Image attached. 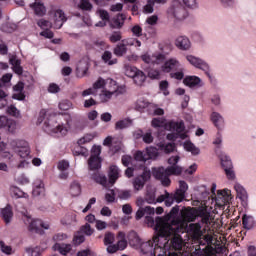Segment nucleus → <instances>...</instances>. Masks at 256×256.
Wrapping results in <instances>:
<instances>
[{
  "instance_id": "2f4dec72",
  "label": "nucleus",
  "mask_w": 256,
  "mask_h": 256,
  "mask_svg": "<svg viewBox=\"0 0 256 256\" xmlns=\"http://www.w3.org/2000/svg\"><path fill=\"white\" fill-rule=\"evenodd\" d=\"M131 125H133V120H131V118H125L116 122L115 129L116 131H121L131 127Z\"/></svg>"
},
{
  "instance_id": "9d476101",
  "label": "nucleus",
  "mask_w": 256,
  "mask_h": 256,
  "mask_svg": "<svg viewBox=\"0 0 256 256\" xmlns=\"http://www.w3.org/2000/svg\"><path fill=\"white\" fill-rule=\"evenodd\" d=\"M141 59L144 63H147V65H161V63L165 61V54L155 53L149 55V53H145L141 56Z\"/></svg>"
},
{
  "instance_id": "13d9d810",
  "label": "nucleus",
  "mask_w": 256,
  "mask_h": 256,
  "mask_svg": "<svg viewBox=\"0 0 256 256\" xmlns=\"http://www.w3.org/2000/svg\"><path fill=\"white\" fill-rule=\"evenodd\" d=\"M80 232L83 235H87L88 237H91V234L93 233V229L91 228V224L86 223L85 225L81 226Z\"/></svg>"
},
{
  "instance_id": "774afa93",
  "label": "nucleus",
  "mask_w": 256,
  "mask_h": 256,
  "mask_svg": "<svg viewBox=\"0 0 256 256\" xmlns=\"http://www.w3.org/2000/svg\"><path fill=\"white\" fill-rule=\"evenodd\" d=\"M38 27H41L42 29H48L49 27H51V23L49 22V20H45V19H40L37 22Z\"/></svg>"
},
{
  "instance_id": "f8f14e48",
  "label": "nucleus",
  "mask_w": 256,
  "mask_h": 256,
  "mask_svg": "<svg viewBox=\"0 0 256 256\" xmlns=\"http://www.w3.org/2000/svg\"><path fill=\"white\" fill-rule=\"evenodd\" d=\"M210 121L216 127L217 131H225V117L217 111L210 114Z\"/></svg>"
},
{
  "instance_id": "c03bdc74",
  "label": "nucleus",
  "mask_w": 256,
  "mask_h": 256,
  "mask_svg": "<svg viewBox=\"0 0 256 256\" xmlns=\"http://www.w3.org/2000/svg\"><path fill=\"white\" fill-rule=\"evenodd\" d=\"M11 191H12L13 197H15L16 199H23L28 197L27 193H25L19 187L14 186L11 188Z\"/></svg>"
},
{
  "instance_id": "39448f33",
  "label": "nucleus",
  "mask_w": 256,
  "mask_h": 256,
  "mask_svg": "<svg viewBox=\"0 0 256 256\" xmlns=\"http://www.w3.org/2000/svg\"><path fill=\"white\" fill-rule=\"evenodd\" d=\"M218 157L227 179H229V181H235L236 175L235 170L233 169V161L231 160V157L225 152H219Z\"/></svg>"
},
{
  "instance_id": "20e7f679",
  "label": "nucleus",
  "mask_w": 256,
  "mask_h": 256,
  "mask_svg": "<svg viewBox=\"0 0 256 256\" xmlns=\"http://www.w3.org/2000/svg\"><path fill=\"white\" fill-rule=\"evenodd\" d=\"M186 60L195 69H199L200 71H203L204 75H206L209 81L213 83V74L211 73V66L207 61L192 54L186 55Z\"/></svg>"
},
{
  "instance_id": "473e14b6",
  "label": "nucleus",
  "mask_w": 256,
  "mask_h": 256,
  "mask_svg": "<svg viewBox=\"0 0 256 256\" xmlns=\"http://www.w3.org/2000/svg\"><path fill=\"white\" fill-rule=\"evenodd\" d=\"M134 159L135 161H137L138 163H143L140 164V169H143V165H145V163H147V161H149V159L147 158V154L145 151H137L134 154Z\"/></svg>"
},
{
  "instance_id": "b1692460",
  "label": "nucleus",
  "mask_w": 256,
  "mask_h": 256,
  "mask_svg": "<svg viewBox=\"0 0 256 256\" xmlns=\"http://www.w3.org/2000/svg\"><path fill=\"white\" fill-rule=\"evenodd\" d=\"M88 168L89 171L97 172L101 169V157L98 156H90L88 160Z\"/></svg>"
},
{
  "instance_id": "7ed1b4c3",
  "label": "nucleus",
  "mask_w": 256,
  "mask_h": 256,
  "mask_svg": "<svg viewBox=\"0 0 256 256\" xmlns=\"http://www.w3.org/2000/svg\"><path fill=\"white\" fill-rule=\"evenodd\" d=\"M169 243V238H160V241L155 242V237L153 240L143 242L140 244L141 256H155L157 252L161 251V247H165Z\"/></svg>"
},
{
  "instance_id": "ea45409f",
  "label": "nucleus",
  "mask_w": 256,
  "mask_h": 256,
  "mask_svg": "<svg viewBox=\"0 0 256 256\" xmlns=\"http://www.w3.org/2000/svg\"><path fill=\"white\" fill-rule=\"evenodd\" d=\"M112 57L113 54L111 53V51H105L102 55V60L104 61V63H107L108 65H116L117 58L112 59Z\"/></svg>"
},
{
  "instance_id": "864d4df0",
  "label": "nucleus",
  "mask_w": 256,
  "mask_h": 256,
  "mask_svg": "<svg viewBox=\"0 0 256 256\" xmlns=\"http://www.w3.org/2000/svg\"><path fill=\"white\" fill-rule=\"evenodd\" d=\"M121 39H123L121 31H114L109 36V40L111 43H118V41H121Z\"/></svg>"
},
{
  "instance_id": "49530a36",
  "label": "nucleus",
  "mask_w": 256,
  "mask_h": 256,
  "mask_svg": "<svg viewBox=\"0 0 256 256\" xmlns=\"http://www.w3.org/2000/svg\"><path fill=\"white\" fill-rule=\"evenodd\" d=\"M160 149L161 151H164V153H173V151H175L176 149V146H175V143L170 142L166 144H161Z\"/></svg>"
},
{
  "instance_id": "2eb2a0df",
  "label": "nucleus",
  "mask_w": 256,
  "mask_h": 256,
  "mask_svg": "<svg viewBox=\"0 0 256 256\" xmlns=\"http://www.w3.org/2000/svg\"><path fill=\"white\" fill-rule=\"evenodd\" d=\"M174 45L179 51H189L191 49V40L185 35H180L175 39Z\"/></svg>"
},
{
  "instance_id": "603ef678",
  "label": "nucleus",
  "mask_w": 256,
  "mask_h": 256,
  "mask_svg": "<svg viewBox=\"0 0 256 256\" xmlns=\"http://www.w3.org/2000/svg\"><path fill=\"white\" fill-rule=\"evenodd\" d=\"M58 107L60 111H69L73 107V103L69 100H62L59 104Z\"/></svg>"
},
{
  "instance_id": "4468645a",
  "label": "nucleus",
  "mask_w": 256,
  "mask_h": 256,
  "mask_svg": "<svg viewBox=\"0 0 256 256\" xmlns=\"http://www.w3.org/2000/svg\"><path fill=\"white\" fill-rule=\"evenodd\" d=\"M181 67V62L177 58H170L164 62L161 66L163 73H172V71H177Z\"/></svg>"
},
{
  "instance_id": "37998d69",
  "label": "nucleus",
  "mask_w": 256,
  "mask_h": 256,
  "mask_svg": "<svg viewBox=\"0 0 256 256\" xmlns=\"http://www.w3.org/2000/svg\"><path fill=\"white\" fill-rule=\"evenodd\" d=\"M146 203H149V205H153L157 203V198H155V190H147L146 196H145Z\"/></svg>"
},
{
  "instance_id": "f257e3e1",
  "label": "nucleus",
  "mask_w": 256,
  "mask_h": 256,
  "mask_svg": "<svg viewBox=\"0 0 256 256\" xmlns=\"http://www.w3.org/2000/svg\"><path fill=\"white\" fill-rule=\"evenodd\" d=\"M43 131L52 137H64L67 135V127L65 125L57 122V115L45 112V110L40 111L37 123L41 125L43 123Z\"/></svg>"
},
{
  "instance_id": "dca6fc26",
  "label": "nucleus",
  "mask_w": 256,
  "mask_h": 256,
  "mask_svg": "<svg viewBox=\"0 0 256 256\" xmlns=\"http://www.w3.org/2000/svg\"><path fill=\"white\" fill-rule=\"evenodd\" d=\"M183 83L190 89H199V87H203V80H201L199 76L195 75L184 77Z\"/></svg>"
},
{
  "instance_id": "0eeeda50",
  "label": "nucleus",
  "mask_w": 256,
  "mask_h": 256,
  "mask_svg": "<svg viewBox=\"0 0 256 256\" xmlns=\"http://www.w3.org/2000/svg\"><path fill=\"white\" fill-rule=\"evenodd\" d=\"M141 168L142 173L136 176L132 181L134 191L136 192L143 190V187H145V183H147L149 179H151V170L149 169V167L142 165Z\"/></svg>"
},
{
  "instance_id": "bb28decb",
  "label": "nucleus",
  "mask_w": 256,
  "mask_h": 256,
  "mask_svg": "<svg viewBox=\"0 0 256 256\" xmlns=\"http://www.w3.org/2000/svg\"><path fill=\"white\" fill-rule=\"evenodd\" d=\"M1 215L4 223L6 225H9V223H11V220L13 219V210L11 208V205L7 204L6 207L1 210Z\"/></svg>"
},
{
  "instance_id": "6e6552de",
  "label": "nucleus",
  "mask_w": 256,
  "mask_h": 256,
  "mask_svg": "<svg viewBox=\"0 0 256 256\" xmlns=\"http://www.w3.org/2000/svg\"><path fill=\"white\" fill-rule=\"evenodd\" d=\"M152 175L157 181H161L163 187H169L171 185V179L169 178V172L167 168L160 166L152 168Z\"/></svg>"
},
{
  "instance_id": "5fc2aeb1",
  "label": "nucleus",
  "mask_w": 256,
  "mask_h": 256,
  "mask_svg": "<svg viewBox=\"0 0 256 256\" xmlns=\"http://www.w3.org/2000/svg\"><path fill=\"white\" fill-rule=\"evenodd\" d=\"M213 145L218 147V149L223 145V134L219 130H217L216 136L213 140Z\"/></svg>"
},
{
  "instance_id": "a18cd8bd",
  "label": "nucleus",
  "mask_w": 256,
  "mask_h": 256,
  "mask_svg": "<svg viewBox=\"0 0 256 256\" xmlns=\"http://www.w3.org/2000/svg\"><path fill=\"white\" fill-rule=\"evenodd\" d=\"M0 29L3 31V33H13V31L17 29V26L15 24L6 22L1 25Z\"/></svg>"
},
{
  "instance_id": "72a5a7b5",
  "label": "nucleus",
  "mask_w": 256,
  "mask_h": 256,
  "mask_svg": "<svg viewBox=\"0 0 256 256\" xmlns=\"http://www.w3.org/2000/svg\"><path fill=\"white\" fill-rule=\"evenodd\" d=\"M113 53L116 55V57H123V55L127 53V47L125 46L123 40H121V42L116 45Z\"/></svg>"
},
{
  "instance_id": "69168bd1",
  "label": "nucleus",
  "mask_w": 256,
  "mask_h": 256,
  "mask_svg": "<svg viewBox=\"0 0 256 256\" xmlns=\"http://www.w3.org/2000/svg\"><path fill=\"white\" fill-rule=\"evenodd\" d=\"M131 32L134 37H141L143 35V28L139 24H136L131 28Z\"/></svg>"
},
{
  "instance_id": "a19ab883",
  "label": "nucleus",
  "mask_w": 256,
  "mask_h": 256,
  "mask_svg": "<svg viewBox=\"0 0 256 256\" xmlns=\"http://www.w3.org/2000/svg\"><path fill=\"white\" fill-rule=\"evenodd\" d=\"M167 173H168V177H170V175H181L183 173V167L176 165V166H168L167 167Z\"/></svg>"
},
{
  "instance_id": "09e8293b",
  "label": "nucleus",
  "mask_w": 256,
  "mask_h": 256,
  "mask_svg": "<svg viewBox=\"0 0 256 256\" xmlns=\"http://www.w3.org/2000/svg\"><path fill=\"white\" fill-rule=\"evenodd\" d=\"M177 215H179V205L174 206L170 212L167 214V216L163 219H165V223H167V221H169V219H175L177 217Z\"/></svg>"
},
{
  "instance_id": "423d86ee",
  "label": "nucleus",
  "mask_w": 256,
  "mask_h": 256,
  "mask_svg": "<svg viewBox=\"0 0 256 256\" xmlns=\"http://www.w3.org/2000/svg\"><path fill=\"white\" fill-rule=\"evenodd\" d=\"M200 217L202 225H209V220L211 219V213L205 208H198L196 210H190L186 213V219L189 223H193Z\"/></svg>"
},
{
  "instance_id": "cd10ccee",
  "label": "nucleus",
  "mask_w": 256,
  "mask_h": 256,
  "mask_svg": "<svg viewBox=\"0 0 256 256\" xmlns=\"http://www.w3.org/2000/svg\"><path fill=\"white\" fill-rule=\"evenodd\" d=\"M31 9H33L35 15L38 17H43L47 13V9L45 8V5L41 2H35L33 4H30Z\"/></svg>"
},
{
  "instance_id": "4c0bfd02",
  "label": "nucleus",
  "mask_w": 256,
  "mask_h": 256,
  "mask_svg": "<svg viewBox=\"0 0 256 256\" xmlns=\"http://www.w3.org/2000/svg\"><path fill=\"white\" fill-rule=\"evenodd\" d=\"M184 149L188 151L189 153H192V155H199L201 153V150L195 146L191 141H187L184 143Z\"/></svg>"
},
{
  "instance_id": "a878e982",
  "label": "nucleus",
  "mask_w": 256,
  "mask_h": 256,
  "mask_svg": "<svg viewBox=\"0 0 256 256\" xmlns=\"http://www.w3.org/2000/svg\"><path fill=\"white\" fill-rule=\"evenodd\" d=\"M171 245H169V243H167L169 249H174V251H181V249H183V238L179 235H175L173 236V238L171 239L170 242Z\"/></svg>"
},
{
  "instance_id": "e433bc0d",
  "label": "nucleus",
  "mask_w": 256,
  "mask_h": 256,
  "mask_svg": "<svg viewBox=\"0 0 256 256\" xmlns=\"http://www.w3.org/2000/svg\"><path fill=\"white\" fill-rule=\"evenodd\" d=\"M146 157L149 161V159H157V157H159V150L157 149V147H153V146H150V147H147L146 148Z\"/></svg>"
},
{
  "instance_id": "9b49d317",
  "label": "nucleus",
  "mask_w": 256,
  "mask_h": 256,
  "mask_svg": "<svg viewBox=\"0 0 256 256\" xmlns=\"http://www.w3.org/2000/svg\"><path fill=\"white\" fill-rule=\"evenodd\" d=\"M43 229H49V223H45L41 219L32 220L28 226V230L31 231V233H38L39 235L45 233Z\"/></svg>"
},
{
  "instance_id": "c756f323",
  "label": "nucleus",
  "mask_w": 256,
  "mask_h": 256,
  "mask_svg": "<svg viewBox=\"0 0 256 256\" xmlns=\"http://www.w3.org/2000/svg\"><path fill=\"white\" fill-rule=\"evenodd\" d=\"M28 142L23 140V139H12L10 140V147L11 149L14 151V153H16V151L22 149L25 147V145H27Z\"/></svg>"
},
{
  "instance_id": "8fccbe9b",
  "label": "nucleus",
  "mask_w": 256,
  "mask_h": 256,
  "mask_svg": "<svg viewBox=\"0 0 256 256\" xmlns=\"http://www.w3.org/2000/svg\"><path fill=\"white\" fill-rule=\"evenodd\" d=\"M171 128L173 131H176V133H183V131H185V123L183 121L174 122L171 124Z\"/></svg>"
},
{
  "instance_id": "f704fd0d",
  "label": "nucleus",
  "mask_w": 256,
  "mask_h": 256,
  "mask_svg": "<svg viewBox=\"0 0 256 256\" xmlns=\"http://www.w3.org/2000/svg\"><path fill=\"white\" fill-rule=\"evenodd\" d=\"M70 195L72 197H79L81 195V184L77 181H73L70 184Z\"/></svg>"
},
{
  "instance_id": "4be33fe9",
  "label": "nucleus",
  "mask_w": 256,
  "mask_h": 256,
  "mask_svg": "<svg viewBox=\"0 0 256 256\" xmlns=\"http://www.w3.org/2000/svg\"><path fill=\"white\" fill-rule=\"evenodd\" d=\"M89 176L90 179L95 181V183H98V185H102V187H107V183H109V181L107 180V176L99 173V171L93 173L89 172Z\"/></svg>"
},
{
  "instance_id": "a211bd4d",
  "label": "nucleus",
  "mask_w": 256,
  "mask_h": 256,
  "mask_svg": "<svg viewBox=\"0 0 256 256\" xmlns=\"http://www.w3.org/2000/svg\"><path fill=\"white\" fill-rule=\"evenodd\" d=\"M121 177V170L117 165H111L108 170V183L109 185H113L117 183V179Z\"/></svg>"
},
{
  "instance_id": "7c9ffc66",
  "label": "nucleus",
  "mask_w": 256,
  "mask_h": 256,
  "mask_svg": "<svg viewBox=\"0 0 256 256\" xmlns=\"http://www.w3.org/2000/svg\"><path fill=\"white\" fill-rule=\"evenodd\" d=\"M54 251H58L60 255H67V253L71 252L72 246L71 244H59L56 243L53 246Z\"/></svg>"
},
{
  "instance_id": "338daca9",
  "label": "nucleus",
  "mask_w": 256,
  "mask_h": 256,
  "mask_svg": "<svg viewBox=\"0 0 256 256\" xmlns=\"http://www.w3.org/2000/svg\"><path fill=\"white\" fill-rule=\"evenodd\" d=\"M128 241H130V243H140L141 239L139 238V235H137V232L131 231L128 234Z\"/></svg>"
},
{
  "instance_id": "e2e57ef3",
  "label": "nucleus",
  "mask_w": 256,
  "mask_h": 256,
  "mask_svg": "<svg viewBox=\"0 0 256 256\" xmlns=\"http://www.w3.org/2000/svg\"><path fill=\"white\" fill-rule=\"evenodd\" d=\"M115 190L110 189L106 194H105V200L107 203H115Z\"/></svg>"
},
{
  "instance_id": "680f3d73",
  "label": "nucleus",
  "mask_w": 256,
  "mask_h": 256,
  "mask_svg": "<svg viewBox=\"0 0 256 256\" xmlns=\"http://www.w3.org/2000/svg\"><path fill=\"white\" fill-rule=\"evenodd\" d=\"M115 241V234L108 232L104 236V245H113Z\"/></svg>"
},
{
  "instance_id": "ddd939ff",
  "label": "nucleus",
  "mask_w": 256,
  "mask_h": 256,
  "mask_svg": "<svg viewBox=\"0 0 256 256\" xmlns=\"http://www.w3.org/2000/svg\"><path fill=\"white\" fill-rule=\"evenodd\" d=\"M167 13L169 17H173L174 19H177V21H183L185 19V8L181 5H172L168 8Z\"/></svg>"
},
{
  "instance_id": "052dcab7",
  "label": "nucleus",
  "mask_w": 256,
  "mask_h": 256,
  "mask_svg": "<svg viewBox=\"0 0 256 256\" xmlns=\"http://www.w3.org/2000/svg\"><path fill=\"white\" fill-rule=\"evenodd\" d=\"M154 7H155V1L148 0L147 4L144 6V13L146 14L153 13V11H155Z\"/></svg>"
},
{
  "instance_id": "4d7b16f0",
  "label": "nucleus",
  "mask_w": 256,
  "mask_h": 256,
  "mask_svg": "<svg viewBox=\"0 0 256 256\" xmlns=\"http://www.w3.org/2000/svg\"><path fill=\"white\" fill-rule=\"evenodd\" d=\"M7 113H8V115H11L12 117H17V118L21 117V112L14 105H10L7 108Z\"/></svg>"
},
{
  "instance_id": "f03ea898",
  "label": "nucleus",
  "mask_w": 256,
  "mask_h": 256,
  "mask_svg": "<svg viewBox=\"0 0 256 256\" xmlns=\"http://www.w3.org/2000/svg\"><path fill=\"white\" fill-rule=\"evenodd\" d=\"M166 220L161 217H156L155 219L152 216H145V223L148 227H154L155 236L154 241L157 243L161 239L169 238L173 233H176L177 229L173 226L167 224Z\"/></svg>"
},
{
  "instance_id": "c85d7f7f",
  "label": "nucleus",
  "mask_w": 256,
  "mask_h": 256,
  "mask_svg": "<svg viewBox=\"0 0 256 256\" xmlns=\"http://www.w3.org/2000/svg\"><path fill=\"white\" fill-rule=\"evenodd\" d=\"M242 225L244 229H246L247 231H251V229L255 227V218L253 216L244 214L242 216Z\"/></svg>"
},
{
  "instance_id": "de8ad7c7",
  "label": "nucleus",
  "mask_w": 256,
  "mask_h": 256,
  "mask_svg": "<svg viewBox=\"0 0 256 256\" xmlns=\"http://www.w3.org/2000/svg\"><path fill=\"white\" fill-rule=\"evenodd\" d=\"M139 69H137V67L135 66H126L125 67V75L126 77H130L131 79L134 78V76L137 75Z\"/></svg>"
},
{
  "instance_id": "3c124183",
  "label": "nucleus",
  "mask_w": 256,
  "mask_h": 256,
  "mask_svg": "<svg viewBox=\"0 0 256 256\" xmlns=\"http://www.w3.org/2000/svg\"><path fill=\"white\" fill-rule=\"evenodd\" d=\"M132 195L133 194L131 193V190H120L118 193V197L122 201H129V199H131Z\"/></svg>"
},
{
  "instance_id": "aec40b11",
  "label": "nucleus",
  "mask_w": 256,
  "mask_h": 256,
  "mask_svg": "<svg viewBox=\"0 0 256 256\" xmlns=\"http://www.w3.org/2000/svg\"><path fill=\"white\" fill-rule=\"evenodd\" d=\"M136 111H140V113H145L147 111L149 113L150 109L153 107V103L149 102L145 98H140L136 101Z\"/></svg>"
},
{
  "instance_id": "bf43d9fd",
  "label": "nucleus",
  "mask_w": 256,
  "mask_h": 256,
  "mask_svg": "<svg viewBox=\"0 0 256 256\" xmlns=\"http://www.w3.org/2000/svg\"><path fill=\"white\" fill-rule=\"evenodd\" d=\"M74 245H81V243H85V235H83L80 231L74 235L73 238Z\"/></svg>"
},
{
  "instance_id": "1a4fd4ad",
  "label": "nucleus",
  "mask_w": 256,
  "mask_h": 256,
  "mask_svg": "<svg viewBox=\"0 0 256 256\" xmlns=\"http://www.w3.org/2000/svg\"><path fill=\"white\" fill-rule=\"evenodd\" d=\"M0 129L15 135L17 131V121L10 119L7 116H0Z\"/></svg>"
},
{
  "instance_id": "6ab92c4d",
  "label": "nucleus",
  "mask_w": 256,
  "mask_h": 256,
  "mask_svg": "<svg viewBox=\"0 0 256 256\" xmlns=\"http://www.w3.org/2000/svg\"><path fill=\"white\" fill-rule=\"evenodd\" d=\"M201 222L191 223L186 227L187 233H190L194 237V239H199L201 235H203Z\"/></svg>"
},
{
  "instance_id": "79ce46f5",
  "label": "nucleus",
  "mask_w": 256,
  "mask_h": 256,
  "mask_svg": "<svg viewBox=\"0 0 256 256\" xmlns=\"http://www.w3.org/2000/svg\"><path fill=\"white\" fill-rule=\"evenodd\" d=\"M16 154L19 155L22 159H27L31 155V148H29V143L26 144L23 148H20L16 151Z\"/></svg>"
},
{
  "instance_id": "393cba45",
  "label": "nucleus",
  "mask_w": 256,
  "mask_h": 256,
  "mask_svg": "<svg viewBox=\"0 0 256 256\" xmlns=\"http://www.w3.org/2000/svg\"><path fill=\"white\" fill-rule=\"evenodd\" d=\"M45 193V184L41 180H35L33 183L32 195L33 197H39Z\"/></svg>"
},
{
  "instance_id": "6e6d98bb",
  "label": "nucleus",
  "mask_w": 256,
  "mask_h": 256,
  "mask_svg": "<svg viewBox=\"0 0 256 256\" xmlns=\"http://www.w3.org/2000/svg\"><path fill=\"white\" fill-rule=\"evenodd\" d=\"M172 197H174L176 203H182V201L185 200V192L177 189L176 192L172 194Z\"/></svg>"
},
{
  "instance_id": "58836bf2",
  "label": "nucleus",
  "mask_w": 256,
  "mask_h": 256,
  "mask_svg": "<svg viewBox=\"0 0 256 256\" xmlns=\"http://www.w3.org/2000/svg\"><path fill=\"white\" fill-rule=\"evenodd\" d=\"M145 79H147V76L145 75V73L141 70H138V73H136V75L134 76L133 81L135 85H138L139 87H141V85L145 83Z\"/></svg>"
},
{
  "instance_id": "c9c22d12",
  "label": "nucleus",
  "mask_w": 256,
  "mask_h": 256,
  "mask_svg": "<svg viewBox=\"0 0 256 256\" xmlns=\"http://www.w3.org/2000/svg\"><path fill=\"white\" fill-rule=\"evenodd\" d=\"M234 189L241 201H245L247 199V190H245V188L241 184H235Z\"/></svg>"
},
{
  "instance_id": "0e129e2a",
  "label": "nucleus",
  "mask_w": 256,
  "mask_h": 256,
  "mask_svg": "<svg viewBox=\"0 0 256 256\" xmlns=\"http://www.w3.org/2000/svg\"><path fill=\"white\" fill-rule=\"evenodd\" d=\"M165 110L163 108L157 107L155 104H153V107L148 112V115H164Z\"/></svg>"
},
{
  "instance_id": "5701e85b",
  "label": "nucleus",
  "mask_w": 256,
  "mask_h": 256,
  "mask_svg": "<svg viewBox=\"0 0 256 256\" xmlns=\"http://www.w3.org/2000/svg\"><path fill=\"white\" fill-rule=\"evenodd\" d=\"M88 71H89V62L85 60H81L76 67V77L81 79L85 77V75H87Z\"/></svg>"
},
{
  "instance_id": "f3484780",
  "label": "nucleus",
  "mask_w": 256,
  "mask_h": 256,
  "mask_svg": "<svg viewBox=\"0 0 256 256\" xmlns=\"http://www.w3.org/2000/svg\"><path fill=\"white\" fill-rule=\"evenodd\" d=\"M65 23H67L65 12L61 9L56 10L54 13V29H61Z\"/></svg>"
},
{
  "instance_id": "412c9836",
  "label": "nucleus",
  "mask_w": 256,
  "mask_h": 256,
  "mask_svg": "<svg viewBox=\"0 0 256 256\" xmlns=\"http://www.w3.org/2000/svg\"><path fill=\"white\" fill-rule=\"evenodd\" d=\"M89 176L90 179L95 181V183H98V185H102V187H107V183H109V181L107 180V176L99 173V171L93 173L89 172Z\"/></svg>"
}]
</instances>
